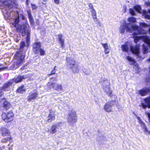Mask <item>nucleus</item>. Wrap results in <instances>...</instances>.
Returning a JSON list of instances; mask_svg holds the SVG:
<instances>
[{
	"mask_svg": "<svg viewBox=\"0 0 150 150\" xmlns=\"http://www.w3.org/2000/svg\"><path fill=\"white\" fill-rule=\"evenodd\" d=\"M0 3L1 6L6 11L4 14L5 18L6 19L13 18L14 21L13 25L16 27L19 22V16L18 13L12 9L13 7L16 5V0H0Z\"/></svg>",
	"mask_w": 150,
	"mask_h": 150,
	"instance_id": "nucleus-1",
	"label": "nucleus"
},
{
	"mask_svg": "<svg viewBox=\"0 0 150 150\" xmlns=\"http://www.w3.org/2000/svg\"><path fill=\"white\" fill-rule=\"evenodd\" d=\"M126 30L127 32L131 33L133 31L134 35H137L144 33L145 31L144 30L140 28L137 25H133L130 23L124 24L120 27V33H123Z\"/></svg>",
	"mask_w": 150,
	"mask_h": 150,
	"instance_id": "nucleus-2",
	"label": "nucleus"
},
{
	"mask_svg": "<svg viewBox=\"0 0 150 150\" xmlns=\"http://www.w3.org/2000/svg\"><path fill=\"white\" fill-rule=\"evenodd\" d=\"M25 46V43L24 42H21L19 50L16 52L14 55V58L16 60V62L11 67V69L14 70L18 68L24 62V55L22 53V52Z\"/></svg>",
	"mask_w": 150,
	"mask_h": 150,
	"instance_id": "nucleus-3",
	"label": "nucleus"
},
{
	"mask_svg": "<svg viewBox=\"0 0 150 150\" xmlns=\"http://www.w3.org/2000/svg\"><path fill=\"white\" fill-rule=\"evenodd\" d=\"M17 29L18 31L20 32L23 36L26 35V41L27 44L28 45L30 42L31 30L28 23L25 22L23 25H19L17 27Z\"/></svg>",
	"mask_w": 150,
	"mask_h": 150,
	"instance_id": "nucleus-4",
	"label": "nucleus"
},
{
	"mask_svg": "<svg viewBox=\"0 0 150 150\" xmlns=\"http://www.w3.org/2000/svg\"><path fill=\"white\" fill-rule=\"evenodd\" d=\"M66 61L67 66L68 68L71 69L74 73L79 71L77 65L76 64V61L72 57H68L66 58Z\"/></svg>",
	"mask_w": 150,
	"mask_h": 150,
	"instance_id": "nucleus-5",
	"label": "nucleus"
},
{
	"mask_svg": "<svg viewBox=\"0 0 150 150\" xmlns=\"http://www.w3.org/2000/svg\"><path fill=\"white\" fill-rule=\"evenodd\" d=\"M67 120L68 122L71 125H73L77 121L76 114L75 110H72L69 112L67 117Z\"/></svg>",
	"mask_w": 150,
	"mask_h": 150,
	"instance_id": "nucleus-6",
	"label": "nucleus"
},
{
	"mask_svg": "<svg viewBox=\"0 0 150 150\" xmlns=\"http://www.w3.org/2000/svg\"><path fill=\"white\" fill-rule=\"evenodd\" d=\"M14 114L11 111H10L7 113L3 112L2 114L3 119L6 122H11L13 119Z\"/></svg>",
	"mask_w": 150,
	"mask_h": 150,
	"instance_id": "nucleus-7",
	"label": "nucleus"
},
{
	"mask_svg": "<svg viewBox=\"0 0 150 150\" xmlns=\"http://www.w3.org/2000/svg\"><path fill=\"white\" fill-rule=\"evenodd\" d=\"M143 40L144 42L146 43L145 45H143V52L144 54H146L148 52V48L147 46L148 45L150 48V39L149 37L147 36H143Z\"/></svg>",
	"mask_w": 150,
	"mask_h": 150,
	"instance_id": "nucleus-8",
	"label": "nucleus"
},
{
	"mask_svg": "<svg viewBox=\"0 0 150 150\" xmlns=\"http://www.w3.org/2000/svg\"><path fill=\"white\" fill-rule=\"evenodd\" d=\"M62 125L61 122L56 123L52 125L50 129L48 130V131L52 134L55 133L57 132V129L62 127Z\"/></svg>",
	"mask_w": 150,
	"mask_h": 150,
	"instance_id": "nucleus-9",
	"label": "nucleus"
},
{
	"mask_svg": "<svg viewBox=\"0 0 150 150\" xmlns=\"http://www.w3.org/2000/svg\"><path fill=\"white\" fill-rule=\"evenodd\" d=\"M116 103L115 100H112L107 103L104 107V109L106 112H109L111 110L112 107Z\"/></svg>",
	"mask_w": 150,
	"mask_h": 150,
	"instance_id": "nucleus-10",
	"label": "nucleus"
},
{
	"mask_svg": "<svg viewBox=\"0 0 150 150\" xmlns=\"http://www.w3.org/2000/svg\"><path fill=\"white\" fill-rule=\"evenodd\" d=\"M47 86L52 87L54 89L56 90H62V86L61 85L58 84L57 83L54 82L52 83L48 82L47 84Z\"/></svg>",
	"mask_w": 150,
	"mask_h": 150,
	"instance_id": "nucleus-11",
	"label": "nucleus"
},
{
	"mask_svg": "<svg viewBox=\"0 0 150 150\" xmlns=\"http://www.w3.org/2000/svg\"><path fill=\"white\" fill-rule=\"evenodd\" d=\"M41 44L40 42H36L33 44V50L35 54H38L39 50L41 48Z\"/></svg>",
	"mask_w": 150,
	"mask_h": 150,
	"instance_id": "nucleus-12",
	"label": "nucleus"
},
{
	"mask_svg": "<svg viewBox=\"0 0 150 150\" xmlns=\"http://www.w3.org/2000/svg\"><path fill=\"white\" fill-rule=\"evenodd\" d=\"M13 81H10L5 83L2 87H1L0 89L3 91H8L10 90V86H12Z\"/></svg>",
	"mask_w": 150,
	"mask_h": 150,
	"instance_id": "nucleus-13",
	"label": "nucleus"
},
{
	"mask_svg": "<svg viewBox=\"0 0 150 150\" xmlns=\"http://www.w3.org/2000/svg\"><path fill=\"white\" fill-rule=\"evenodd\" d=\"M145 5L148 6H150V2L145 1ZM150 9L148 10L147 12L146 11H143V14L144 17L148 19H150Z\"/></svg>",
	"mask_w": 150,
	"mask_h": 150,
	"instance_id": "nucleus-14",
	"label": "nucleus"
},
{
	"mask_svg": "<svg viewBox=\"0 0 150 150\" xmlns=\"http://www.w3.org/2000/svg\"><path fill=\"white\" fill-rule=\"evenodd\" d=\"M0 131L3 136H8L10 134V131L4 127H1L0 129Z\"/></svg>",
	"mask_w": 150,
	"mask_h": 150,
	"instance_id": "nucleus-15",
	"label": "nucleus"
},
{
	"mask_svg": "<svg viewBox=\"0 0 150 150\" xmlns=\"http://www.w3.org/2000/svg\"><path fill=\"white\" fill-rule=\"evenodd\" d=\"M38 96V93L36 92L30 93L28 97L27 100L29 101H32L36 98Z\"/></svg>",
	"mask_w": 150,
	"mask_h": 150,
	"instance_id": "nucleus-16",
	"label": "nucleus"
},
{
	"mask_svg": "<svg viewBox=\"0 0 150 150\" xmlns=\"http://www.w3.org/2000/svg\"><path fill=\"white\" fill-rule=\"evenodd\" d=\"M0 103L3 104V106L6 110L8 109L10 106V104L5 98L2 99L0 100Z\"/></svg>",
	"mask_w": 150,
	"mask_h": 150,
	"instance_id": "nucleus-17",
	"label": "nucleus"
},
{
	"mask_svg": "<svg viewBox=\"0 0 150 150\" xmlns=\"http://www.w3.org/2000/svg\"><path fill=\"white\" fill-rule=\"evenodd\" d=\"M150 92V87L149 88H144L139 91V94L142 96H144Z\"/></svg>",
	"mask_w": 150,
	"mask_h": 150,
	"instance_id": "nucleus-18",
	"label": "nucleus"
},
{
	"mask_svg": "<svg viewBox=\"0 0 150 150\" xmlns=\"http://www.w3.org/2000/svg\"><path fill=\"white\" fill-rule=\"evenodd\" d=\"M130 50L133 53L136 54H138L139 52V46L137 45L136 46H131L130 47Z\"/></svg>",
	"mask_w": 150,
	"mask_h": 150,
	"instance_id": "nucleus-19",
	"label": "nucleus"
},
{
	"mask_svg": "<svg viewBox=\"0 0 150 150\" xmlns=\"http://www.w3.org/2000/svg\"><path fill=\"white\" fill-rule=\"evenodd\" d=\"M137 118L139 120V122L141 125V126L142 129L144 130V131L146 132H148L147 128L146 127L144 123L141 120L140 118L138 117H137Z\"/></svg>",
	"mask_w": 150,
	"mask_h": 150,
	"instance_id": "nucleus-20",
	"label": "nucleus"
},
{
	"mask_svg": "<svg viewBox=\"0 0 150 150\" xmlns=\"http://www.w3.org/2000/svg\"><path fill=\"white\" fill-rule=\"evenodd\" d=\"M55 115L54 112L52 110H50V114L48 117V122H50L52 121V120H54V119Z\"/></svg>",
	"mask_w": 150,
	"mask_h": 150,
	"instance_id": "nucleus-21",
	"label": "nucleus"
},
{
	"mask_svg": "<svg viewBox=\"0 0 150 150\" xmlns=\"http://www.w3.org/2000/svg\"><path fill=\"white\" fill-rule=\"evenodd\" d=\"M103 89L108 96H110L112 92L110 90V87L108 84L105 86H104Z\"/></svg>",
	"mask_w": 150,
	"mask_h": 150,
	"instance_id": "nucleus-22",
	"label": "nucleus"
},
{
	"mask_svg": "<svg viewBox=\"0 0 150 150\" xmlns=\"http://www.w3.org/2000/svg\"><path fill=\"white\" fill-rule=\"evenodd\" d=\"M25 77L24 76H19L17 77L14 79L12 81L13 82H14L15 83H17L21 82L23 79H24Z\"/></svg>",
	"mask_w": 150,
	"mask_h": 150,
	"instance_id": "nucleus-23",
	"label": "nucleus"
},
{
	"mask_svg": "<svg viewBox=\"0 0 150 150\" xmlns=\"http://www.w3.org/2000/svg\"><path fill=\"white\" fill-rule=\"evenodd\" d=\"M58 38L59 42L61 45V47L63 48L64 45V39L63 38L62 35H58Z\"/></svg>",
	"mask_w": 150,
	"mask_h": 150,
	"instance_id": "nucleus-24",
	"label": "nucleus"
},
{
	"mask_svg": "<svg viewBox=\"0 0 150 150\" xmlns=\"http://www.w3.org/2000/svg\"><path fill=\"white\" fill-rule=\"evenodd\" d=\"M127 59L129 62L130 64L132 65L135 66L137 64L134 60L132 57L129 56L126 57Z\"/></svg>",
	"mask_w": 150,
	"mask_h": 150,
	"instance_id": "nucleus-25",
	"label": "nucleus"
},
{
	"mask_svg": "<svg viewBox=\"0 0 150 150\" xmlns=\"http://www.w3.org/2000/svg\"><path fill=\"white\" fill-rule=\"evenodd\" d=\"M122 50L123 52H127L129 51V48L127 44H125L122 45Z\"/></svg>",
	"mask_w": 150,
	"mask_h": 150,
	"instance_id": "nucleus-26",
	"label": "nucleus"
},
{
	"mask_svg": "<svg viewBox=\"0 0 150 150\" xmlns=\"http://www.w3.org/2000/svg\"><path fill=\"white\" fill-rule=\"evenodd\" d=\"M101 45L104 48V52L105 54H108L109 53L110 50L108 45L107 44L101 43Z\"/></svg>",
	"mask_w": 150,
	"mask_h": 150,
	"instance_id": "nucleus-27",
	"label": "nucleus"
},
{
	"mask_svg": "<svg viewBox=\"0 0 150 150\" xmlns=\"http://www.w3.org/2000/svg\"><path fill=\"white\" fill-rule=\"evenodd\" d=\"M25 91L24 86H22L18 87L17 90V91L19 93H23Z\"/></svg>",
	"mask_w": 150,
	"mask_h": 150,
	"instance_id": "nucleus-28",
	"label": "nucleus"
},
{
	"mask_svg": "<svg viewBox=\"0 0 150 150\" xmlns=\"http://www.w3.org/2000/svg\"><path fill=\"white\" fill-rule=\"evenodd\" d=\"M134 8L135 10L137 11L138 13L141 12V8L140 6L137 5L134 6Z\"/></svg>",
	"mask_w": 150,
	"mask_h": 150,
	"instance_id": "nucleus-29",
	"label": "nucleus"
},
{
	"mask_svg": "<svg viewBox=\"0 0 150 150\" xmlns=\"http://www.w3.org/2000/svg\"><path fill=\"white\" fill-rule=\"evenodd\" d=\"M12 139L11 136L7 138H5L3 139H2L1 142L2 143H4L6 142L7 141H9Z\"/></svg>",
	"mask_w": 150,
	"mask_h": 150,
	"instance_id": "nucleus-30",
	"label": "nucleus"
},
{
	"mask_svg": "<svg viewBox=\"0 0 150 150\" xmlns=\"http://www.w3.org/2000/svg\"><path fill=\"white\" fill-rule=\"evenodd\" d=\"M91 16L93 18L97 17L96 13L95 10H91Z\"/></svg>",
	"mask_w": 150,
	"mask_h": 150,
	"instance_id": "nucleus-31",
	"label": "nucleus"
},
{
	"mask_svg": "<svg viewBox=\"0 0 150 150\" xmlns=\"http://www.w3.org/2000/svg\"><path fill=\"white\" fill-rule=\"evenodd\" d=\"M128 21L130 22H135L136 21L135 18L133 17H130L128 18Z\"/></svg>",
	"mask_w": 150,
	"mask_h": 150,
	"instance_id": "nucleus-32",
	"label": "nucleus"
},
{
	"mask_svg": "<svg viewBox=\"0 0 150 150\" xmlns=\"http://www.w3.org/2000/svg\"><path fill=\"white\" fill-rule=\"evenodd\" d=\"M39 51V52H38V54L40 53V54L41 55H43L45 54V51L43 49L40 48Z\"/></svg>",
	"mask_w": 150,
	"mask_h": 150,
	"instance_id": "nucleus-33",
	"label": "nucleus"
},
{
	"mask_svg": "<svg viewBox=\"0 0 150 150\" xmlns=\"http://www.w3.org/2000/svg\"><path fill=\"white\" fill-rule=\"evenodd\" d=\"M129 12L130 14L132 15H135V11L133 9L130 8L129 9Z\"/></svg>",
	"mask_w": 150,
	"mask_h": 150,
	"instance_id": "nucleus-34",
	"label": "nucleus"
},
{
	"mask_svg": "<svg viewBox=\"0 0 150 150\" xmlns=\"http://www.w3.org/2000/svg\"><path fill=\"white\" fill-rule=\"evenodd\" d=\"M139 25L141 27H146L148 26L144 22H141L139 23Z\"/></svg>",
	"mask_w": 150,
	"mask_h": 150,
	"instance_id": "nucleus-35",
	"label": "nucleus"
},
{
	"mask_svg": "<svg viewBox=\"0 0 150 150\" xmlns=\"http://www.w3.org/2000/svg\"><path fill=\"white\" fill-rule=\"evenodd\" d=\"M56 67L55 66L54 67L51 73L48 74V75L49 76L52 75L53 74H54L55 73V70H56Z\"/></svg>",
	"mask_w": 150,
	"mask_h": 150,
	"instance_id": "nucleus-36",
	"label": "nucleus"
},
{
	"mask_svg": "<svg viewBox=\"0 0 150 150\" xmlns=\"http://www.w3.org/2000/svg\"><path fill=\"white\" fill-rule=\"evenodd\" d=\"M88 6L89 8L90 9V11L91 10H95L92 4L90 3L89 4Z\"/></svg>",
	"mask_w": 150,
	"mask_h": 150,
	"instance_id": "nucleus-37",
	"label": "nucleus"
},
{
	"mask_svg": "<svg viewBox=\"0 0 150 150\" xmlns=\"http://www.w3.org/2000/svg\"><path fill=\"white\" fill-rule=\"evenodd\" d=\"M140 38L138 36L134 37V42L135 43H137L138 41L139 40Z\"/></svg>",
	"mask_w": 150,
	"mask_h": 150,
	"instance_id": "nucleus-38",
	"label": "nucleus"
},
{
	"mask_svg": "<svg viewBox=\"0 0 150 150\" xmlns=\"http://www.w3.org/2000/svg\"><path fill=\"white\" fill-rule=\"evenodd\" d=\"M27 13L28 15V18L29 19L32 18V15L31 14V12L30 11H28Z\"/></svg>",
	"mask_w": 150,
	"mask_h": 150,
	"instance_id": "nucleus-39",
	"label": "nucleus"
},
{
	"mask_svg": "<svg viewBox=\"0 0 150 150\" xmlns=\"http://www.w3.org/2000/svg\"><path fill=\"white\" fill-rule=\"evenodd\" d=\"M93 19L94 22H96V24H98V23H99V24H100V23L99 22V21L97 19V17L93 18Z\"/></svg>",
	"mask_w": 150,
	"mask_h": 150,
	"instance_id": "nucleus-40",
	"label": "nucleus"
},
{
	"mask_svg": "<svg viewBox=\"0 0 150 150\" xmlns=\"http://www.w3.org/2000/svg\"><path fill=\"white\" fill-rule=\"evenodd\" d=\"M31 5L32 6V8L33 9L35 10V9L37 8V7L35 4H31Z\"/></svg>",
	"mask_w": 150,
	"mask_h": 150,
	"instance_id": "nucleus-41",
	"label": "nucleus"
},
{
	"mask_svg": "<svg viewBox=\"0 0 150 150\" xmlns=\"http://www.w3.org/2000/svg\"><path fill=\"white\" fill-rule=\"evenodd\" d=\"M30 21V22L31 25H33L34 23V21L33 18L30 19H29Z\"/></svg>",
	"mask_w": 150,
	"mask_h": 150,
	"instance_id": "nucleus-42",
	"label": "nucleus"
},
{
	"mask_svg": "<svg viewBox=\"0 0 150 150\" xmlns=\"http://www.w3.org/2000/svg\"><path fill=\"white\" fill-rule=\"evenodd\" d=\"M54 3L57 4H58L59 3V0H54Z\"/></svg>",
	"mask_w": 150,
	"mask_h": 150,
	"instance_id": "nucleus-43",
	"label": "nucleus"
},
{
	"mask_svg": "<svg viewBox=\"0 0 150 150\" xmlns=\"http://www.w3.org/2000/svg\"><path fill=\"white\" fill-rule=\"evenodd\" d=\"M123 12L125 13L126 11V6H124L123 7Z\"/></svg>",
	"mask_w": 150,
	"mask_h": 150,
	"instance_id": "nucleus-44",
	"label": "nucleus"
},
{
	"mask_svg": "<svg viewBox=\"0 0 150 150\" xmlns=\"http://www.w3.org/2000/svg\"><path fill=\"white\" fill-rule=\"evenodd\" d=\"M146 81L150 83V78H147L146 79Z\"/></svg>",
	"mask_w": 150,
	"mask_h": 150,
	"instance_id": "nucleus-45",
	"label": "nucleus"
},
{
	"mask_svg": "<svg viewBox=\"0 0 150 150\" xmlns=\"http://www.w3.org/2000/svg\"><path fill=\"white\" fill-rule=\"evenodd\" d=\"M21 17L22 18V19L23 20H24V19L25 17H24V16L23 15H21Z\"/></svg>",
	"mask_w": 150,
	"mask_h": 150,
	"instance_id": "nucleus-46",
	"label": "nucleus"
},
{
	"mask_svg": "<svg viewBox=\"0 0 150 150\" xmlns=\"http://www.w3.org/2000/svg\"><path fill=\"white\" fill-rule=\"evenodd\" d=\"M4 69V67H1L0 68V71L3 70Z\"/></svg>",
	"mask_w": 150,
	"mask_h": 150,
	"instance_id": "nucleus-47",
	"label": "nucleus"
},
{
	"mask_svg": "<svg viewBox=\"0 0 150 150\" xmlns=\"http://www.w3.org/2000/svg\"><path fill=\"white\" fill-rule=\"evenodd\" d=\"M26 5L28 6V4H29V3H28V1H26Z\"/></svg>",
	"mask_w": 150,
	"mask_h": 150,
	"instance_id": "nucleus-48",
	"label": "nucleus"
},
{
	"mask_svg": "<svg viewBox=\"0 0 150 150\" xmlns=\"http://www.w3.org/2000/svg\"><path fill=\"white\" fill-rule=\"evenodd\" d=\"M46 2V1H45L44 0H43V2H42V3L43 4H45V2Z\"/></svg>",
	"mask_w": 150,
	"mask_h": 150,
	"instance_id": "nucleus-49",
	"label": "nucleus"
},
{
	"mask_svg": "<svg viewBox=\"0 0 150 150\" xmlns=\"http://www.w3.org/2000/svg\"><path fill=\"white\" fill-rule=\"evenodd\" d=\"M148 117L149 118V122H150V115H148Z\"/></svg>",
	"mask_w": 150,
	"mask_h": 150,
	"instance_id": "nucleus-50",
	"label": "nucleus"
},
{
	"mask_svg": "<svg viewBox=\"0 0 150 150\" xmlns=\"http://www.w3.org/2000/svg\"><path fill=\"white\" fill-rule=\"evenodd\" d=\"M2 64H0V67L2 66Z\"/></svg>",
	"mask_w": 150,
	"mask_h": 150,
	"instance_id": "nucleus-51",
	"label": "nucleus"
},
{
	"mask_svg": "<svg viewBox=\"0 0 150 150\" xmlns=\"http://www.w3.org/2000/svg\"><path fill=\"white\" fill-rule=\"evenodd\" d=\"M97 140H99V139H97Z\"/></svg>",
	"mask_w": 150,
	"mask_h": 150,
	"instance_id": "nucleus-52",
	"label": "nucleus"
},
{
	"mask_svg": "<svg viewBox=\"0 0 150 150\" xmlns=\"http://www.w3.org/2000/svg\"><path fill=\"white\" fill-rule=\"evenodd\" d=\"M26 0V1H28V0Z\"/></svg>",
	"mask_w": 150,
	"mask_h": 150,
	"instance_id": "nucleus-53",
	"label": "nucleus"
},
{
	"mask_svg": "<svg viewBox=\"0 0 150 150\" xmlns=\"http://www.w3.org/2000/svg\"><path fill=\"white\" fill-rule=\"evenodd\" d=\"M52 79V78H50V79Z\"/></svg>",
	"mask_w": 150,
	"mask_h": 150,
	"instance_id": "nucleus-54",
	"label": "nucleus"
},
{
	"mask_svg": "<svg viewBox=\"0 0 150 150\" xmlns=\"http://www.w3.org/2000/svg\"><path fill=\"white\" fill-rule=\"evenodd\" d=\"M144 1H145V0H144Z\"/></svg>",
	"mask_w": 150,
	"mask_h": 150,
	"instance_id": "nucleus-55",
	"label": "nucleus"
}]
</instances>
